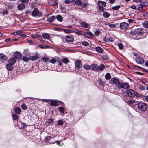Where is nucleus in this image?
Segmentation results:
<instances>
[{"mask_svg":"<svg viewBox=\"0 0 148 148\" xmlns=\"http://www.w3.org/2000/svg\"><path fill=\"white\" fill-rule=\"evenodd\" d=\"M64 123L63 121L62 120H58L57 124L59 125H62Z\"/></svg>","mask_w":148,"mask_h":148,"instance_id":"8fccbe9b","label":"nucleus"},{"mask_svg":"<svg viewBox=\"0 0 148 148\" xmlns=\"http://www.w3.org/2000/svg\"><path fill=\"white\" fill-rule=\"evenodd\" d=\"M42 36L44 39H49L50 38V35L49 34L44 33L42 34Z\"/></svg>","mask_w":148,"mask_h":148,"instance_id":"aec40b11","label":"nucleus"},{"mask_svg":"<svg viewBox=\"0 0 148 148\" xmlns=\"http://www.w3.org/2000/svg\"><path fill=\"white\" fill-rule=\"evenodd\" d=\"M95 34L96 36H98L100 34V31L97 30L95 32Z\"/></svg>","mask_w":148,"mask_h":148,"instance_id":"69168bd1","label":"nucleus"},{"mask_svg":"<svg viewBox=\"0 0 148 148\" xmlns=\"http://www.w3.org/2000/svg\"><path fill=\"white\" fill-rule=\"evenodd\" d=\"M83 36L85 38L91 39L93 37V35L91 32L88 29L86 33L84 32Z\"/></svg>","mask_w":148,"mask_h":148,"instance_id":"20e7f679","label":"nucleus"},{"mask_svg":"<svg viewBox=\"0 0 148 148\" xmlns=\"http://www.w3.org/2000/svg\"><path fill=\"white\" fill-rule=\"evenodd\" d=\"M98 68L97 66L95 64H93L90 66V69L92 70H97Z\"/></svg>","mask_w":148,"mask_h":148,"instance_id":"4be33fe9","label":"nucleus"},{"mask_svg":"<svg viewBox=\"0 0 148 148\" xmlns=\"http://www.w3.org/2000/svg\"><path fill=\"white\" fill-rule=\"evenodd\" d=\"M138 109L143 111H146L147 108V104L144 103H139L138 104Z\"/></svg>","mask_w":148,"mask_h":148,"instance_id":"7ed1b4c3","label":"nucleus"},{"mask_svg":"<svg viewBox=\"0 0 148 148\" xmlns=\"http://www.w3.org/2000/svg\"><path fill=\"white\" fill-rule=\"evenodd\" d=\"M106 25H108L109 27L114 28L116 27V25L114 24H110V23H108Z\"/></svg>","mask_w":148,"mask_h":148,"instance_id":"79ce46f5","label":"nucleus"},{"mask_svg":"<svg viewBox=\"0 0 148 148\" xmlns=\"http://www.w3.org/2000/svg\"><path fill=\"white\" fill-rule=\"evenodd\" d=\"M81 26L84 28H88L89 26L88 24L87 23H85L84 22H82L81 23Z\"/></svg>","mask_w":148,"mask_h":148,"instance_id":"b1692460","label":"nucleus"},{"mask_svg":"<svg viewBox=\"0 0 148 148\" xmlns=\"http://www.w3.org/2000/svg\"><path fill=\"white\" fill-rule=\"evenodd\" d=\"M136 62L138 64H142L144 63V60L143 58L139 57L137 58Z\"/></svg>","mask_w":148,"mask_h":148,"instance_id":"dca6fc26","label":"nucleus"},{"mask_svg":"<svg viewBox=\"0 0 148 148\" xmlns=\"http://www.w3.org/2000/svg\"><path fill=\"white\" fill-rule=\"evenodd\" d=\"M95 49L97 52L100 53H102L104 51V50L103 49L99 46L96 47L95 48Z\"/></svg>","mask_w":148,"mask_h":148,"instance_id":"2eb2a0df","label":"nucleus"},{"mask_svg":"<svg viewBox=\"0 0 148 148\" xmlns=\"http://www.w3.org/2000/svg\"><path fill=\"white\" fill-rule=\"evenodd\" d=\"M42 13L39 12L37 8H34L31 14L32 16L33 17H35L36 16H38L39 17H42Z\"/></svg>","mask_w":148,"mask_h":148,"instance_id":"f03ea898","label":"nucleus"},{"mask_svg":"<svg viewBox=\"0 0 148 148\" xmlns=\"http://www.w3.org/2000/svg\"><path fill=\"white\" fill-rule=\"evenodd\" d=\"M38 55L37 54L33 56H29V60L31 61H35L39 58Z\"/></svg>","mask_w":148,"mask_h":148,"instance_id":"6e6552de","label":"nucleus"},{"mask_svg":"<svg viewBox=\"0 0 148 148\" xmlns=\"http://www.w3.org/2000/svg\"><path fill=\"white\" fill-rule=\"evenodd\" d=\"M103 16L106 18H108L110 16V14L106 12H103Z\"/></svg>","mask_w":148,"mask_h":148,"instance_id":"473e14b6","label":"nucleus"},{"mask_svg":"<svg viewBox=\"0 0 148 148\" xmlns=\"http://www.w3.org/2000/svg\"><path fill=\"white\" fill-rule=\"evenodd\" d=\"M51 137L50 136H46L45 139V142H47L49 141H50L51 139Z\"/></svg>","mask_w":148,"mask_h":148,"instance_id":"c03bdc74","label":"nucleus"},{"mask_svg":"<svg viewBox=\"0 0 148 148\" xmlns=\"http://www.w3.org/2000/svg\"><path fill=\"white\" fill-rule=\"evenodd\" d=\"M81 6L83 7L84 8H87V7H86L87 5H88V4L86 3H82Z\"/></svg>","mask_w":148,"mask_h":148,"instance_id":"13d9d810","label":"nucleus"},{"mask_svg":"<svg viewBox=\"0 0 148 148\" xmlns=\"http://www.w3.org/2000/svg\"><path fill=\"white\" fill-rule=\"evenodd\" d=\"M41 60L43 62H47L49 60V58L46 56H44L41 58Z\"/></svg>","mask_w":148,"mask_h":148,"instance_id":"7c9ffc66","label":"nucleus"},{"mask_svg":"<svg viewBox=\"0 0 148 148\" xmlns=\"http://www.w3.org/2000/svg\"><path fill=\"white\" fill-rule=\"evenodd\" d=\"M12 119L13 120L17 121L18 120V116L16 114H13L12 115Z\"/></svg>","mask_w":148,"mask_h":148,"instance_id":"2f4dec72","label":"nucleus"},{"mask_svg":"<svg viewBox=\"0 0 148 148\" xmlns=\"http://www.w3.org/2000/svg\"><path fill=\"white\" fill-rule=\"evenodd\" d=\"M58 110L60 112L64 113L65 111L64 108L63 107H58Z\"/></svg>","mask_w":148,"mask_h":148,"instance_id":"72a5a7b5","label":"nucleus"},{"mask_svg":"<svg viewBox=\"0 0 148 148\" xmlns=\"http://www.w3.org/2000/svg\"><path fill=\"white\" fill-rule=\"evenodd\" d=\"M56 18L57 20L60 22H62L63 21V18L62 16L58 15L56 16Z\"/></svg>","mask_w":148,"mask_h":148,"instance_id":"cd10ccee","label":"nucleus"},{"mask_svg":"<svg viewBox=\"0 0 148 148\" xmlns=\"http://www.w3.org/2000/svg\"><path fill=\"white\" fill-rule=\"evenodd\" d=\"M65 40L67 42H71L74 41V37L71 35H67L65 38Z\"/></svg>","mask_w":148,"mask_h":148,"instance_id":"39448f33","label":"nucleus"},{"mask_svg":"<svg viewBox=\"0 0 148 148\" xmlns=\"http://www.w3.org/2000/svg\"><path fill=\"white\" fill-rule=\"evenodd\" d=\"M83 67L86 70L90 69V66L87 64L84 65L83 66Z\"/></svg>","mask_w":148,"mask_h":148,"instance_id":"58836bf2","label":"nucleus"},{"mask_svg":"<svg viewBox=\"0 0 148 148\" xmlns=\"http://www.w3.org/2000/svg\"><path fill=\"white\" fill-rule=\"evenodd\" d=\"M98 5H99V6L105 7L106 5V3L100 1H98Z\"/></svg>","mask_w":148,"mask_h":148,"instance_id":"a878e982","label":"nucleus"},{"mask_svg":"<svg viewBox=\"0 0 148 148\" xmlns=\"http://www.w3.org/2000/svg\"><path fill=\"white\" fill-rule=\"evenodd\" d=\"M20 38H25L26 37V35L23 34H22L19 35Z\"/></svg>","mask_w":148,"mask_h":148,"instance_id":"774afa93","label":"nucleus"},{"mask_svg":"<svg viewBox=\"0 0 148 148\" xmlns=\"http://www.w3.org/2000/svg\"><path fill=\"white\" fill-rule=\"evenodd\" d=\"M39 47L42 49L49 48L51 47L50 46L47 45H42L40 44L38 45Z\"/></svg>","mask_w":148,"mask_h":148,"instance_id":"6ab92c4d","label":"nucleus"},{"mask_svg":"<svg viewBox=\"0 0 148 148\" xmlns=\"http://www.w3.org/2000/svg\"><path fill=\"white\" fill-rule=\"evenodd\" d=\"M62 62L66 64H68L69 62V60L66 58H64L62 60Z\"/></svg>","mask_w":148,"mask_h":148,"instance_id":"c756f323","label":"nucleus"},{"mask_svg":"<svg viewBox=\"0 0 148 148\" xmlns=\"http://www.w3.org/2000/svg\"><path fill=\"white\" fill-rule=\"evenodd\" d=\"M120 85L119 86V89L123 88L127 90V92H125L123 99L125 102L128 105H130V89L128 88L130 87L129 84L127 83H121Z\"/></svg>","mask_w":148,"mask_h":148,"instance_id":"f257e3e1","label":"nucleus"},{"mask_svg":"<svg viewBox=\"0 0 148 148\" xmlns=\"http://www.w3.org/2000/svg\"><path fill=\"white\" fill-rule=\"evenodd\" d=\"M144 32V30L142 28H138L136 29V33L138 35H142Z\"/></svg>","mask_w":148,"mask_h":148,"instance_id":"a211bd4d","label":"nucleus"},{"mask_svg":"<svg viewBox=\"0 0 148 148\" xmlns=\"http://www.w3.org/2000/svg\"><path fill=\"white\" fill-rule=\"evenodd\" d=\"M56 102L58 106L60 105H62L63 103L62 102L59 100H56Z\"/></svg>","mask_w":148,"mask_h":148,"instance_id":"4d7b16f0","label":"nucleus"},{"mask_svg":"<svg viewBox=\"0 0 148 148\" xmlns=\"http://www.w3.org/2000/svg\"><path fill=\"white\" fill-rule=\"evenodd\" d=\"M6 56L3 54H0V61L1 62H3L5 61L7 59Z\"/></svg>","mask_w":148,"mask_h":148,"instance_id":"f8f14e48","label":"nucleus"},{"mask_svg":"<svg viewBox=\"0 0 148 148\" xmlns=\"http://www.w3.org/2000/svg\"><path fill=\"white\" fill-rule=\"evenodd\" d=\"M55 30L58 31H64V29L56 27L55 28Z\"/></svg>","mask_w":148,"mask_h":148,"instance_id":"052dcab7","label":"nucleus"},{"mask_svg":"<svg viewBox=\"0 0 148 148\" xmlns=\"http://www.w3.org/2000/svg\"><path fill=\"white\" fill-rule=\"evenodd\" d=\"M27 56H23L22 57V60L26 62H28L29 59V58H28L27 57Z\"/></svg>","mask_w":148,"mask_h":148,"instance_id":"a19ab883","label":"nucleus"},{"mask_svg":"<svg viewBox=\"0 0 148 148\" xmlns=\"http://www.w3.org/2000/svg\"><path fill=\"white\" fill-rule=\"evenodd\" d=\"M103 7H102V6L101 7L100 6H99V8H98V10L99 11H100L102 12H103L104 11V8H103Z\"/></svg>","mask_w":148,"mask_h":148,"instance_id":"bf43d9fd","label":"nucleus"},{"mask_svg":"<svg viewBox=\"0 0 148 148\" xmlns=\"http://www.w3.org/2000/svg\"><path fill=\"white\" fill-rule=\"evenodd\" d=\"M143 26L146 28H148V21H145L143 23Z\"/></svg>","mask_w":148,"mask_h":148,"instance_id":"49530a36","label":"nucleus"},{"mask_svg":"<svg viewBox=\"0 0 148 148\" xmlns=\"http://www.w3.org/2000/svg\"><path fill=\"white\" fill-rule=\"evenodd\" d=\"M54 122V119L52 118L48 119L46 121V123H47V125L49 126L51 124H52Z\"/></svg>","mask_w":148,"mask_h":148,"instance_id":"ddd939ff","label":"nucleus"},{"mask_svg":"<svg viewBox=\"0 0 148 148\" xmlns=\"http://www.w3.org/2000/svg\"><path fill=\"white\" fill-rule=\"evenodd\" d=\"M82 44L84 46H87L89 45V43L86 41H83L82 42Z\"/></svg>","mask_w":148,"mask_h":148,"instance_id":"603ef678","label":"nucleus"},{"mask_svg":"<svg viewBox=\"0 0 148 148\" xmlns=\"http://www.w3.org/2000/svg\"><path fill=\"white\" fill-rule=\"evenodd\" d=\"M64 32L66 33H69L73 32V30H71L69 29H64Z\"/></svg>","mask_w":148,"mask_h":148,"instance_id":"4c0bfd02","label":"nucleus"},{"mask_svg":"<svg viewBox=\"0 0 148 148\" xmlns=\"http://www.w3.org/2000/svg\"><path fill=\"white\" fill-rule=\"evenodd\" d=\"M57 61H58L59 62L58 64L61 66L62 65V61L61 60H60V59H59L57 60Z\"/></svg>","mask_w":148,"mask_h":148,"instance_id":"680f3d73","label":"nucleus"},{"mask_svg":"<svg viewBox=\"0 0 148 148\" xmlns=\"http://www.w3.org/2000/svg\"><path fill=\"white\" fill-rule=\"evenodd\" d=\"M144 3L142 2L138 5V9L140 11L142 10L143 6H144Z\"/></svg>","mask_w":148,"mask_h":148,"instance_id":"e433bc0d","label":"nucleus"},{"mask_svg":"<svg viewBox=\"0 0 148 148\" xmlns=\"http://www.w3.org/2000/svg\"><path fill=\"white\" fill-rule=\"evenodd\" d=\"M22 32L21 30H18L14 32L13 33V34L14 35H16L19 34Z\"/></svg>","mask_w":148,"mask_h":148,"instance_id":"de8ad7c7","label":"nucleus"},{"mask_svg":"<svg viewBox=\"0 0 148 148\" xmlns=\"http://www.w3.org/2000/svg\"><path fill=\"white\" fill-rule=\"evenodd\" d=\"M8 10H5L3 11V15H7L8 14Z\"/></svg>","mask_w":148,"mask_h":148,"instance_id":"0e129e2a","label":"nucleus"},{"mask_svg":"<svg viewBox=\"0 0 148 148\" xmlns=\"http://www.w3.org/2000/svg\"><path fill=\"white\" fill-rule=\"evenodd\" d=\"M120 7V5H117L112 7V9L113 10H118Z\"/></svg>","mask_w":148,"mask_h":148,"instance_id":"864d4df0","label":"nucleus"},{"mask_svg":"<svg viewBox=\"0 0 148 148\" xmlns=\"http://www.w3.org/2000/svg\"><path fill=\"white\" fill-rule=\"evenodd\" d=\"M113 82L115 84L117 85V87L119 88V86L120 85L121 83L120 82L119 80L116 78H113Z\"/></svg>","mask_w":148,"mask_h":148,"instance_id":"9b49d317","label":"nucleus"},{"mask_svg":"<svg viewBox=\"0 0 148 148\" xmlns=\"http://www.w3.org/2000/svg\"><path fill=\"white\" fill-rule=\"evenodd\" d=\"M135 32H136V29L135 30H131L130 32L131 34L133 36L136 35Z\"/></svg>","mask_w":148,"mask_h":148,"instance_id":"6e6d98bb","label":"nucleus"},{"mask_svg":"<svg viewBox=\"0 0 148 148\" xmlns=\"http://www.w3.org/2000/svg\"><path fill=\"white\" fill-rule=\"evenodd\" d=\"M75 67L76 69L77 68L78 69H79L82 66L81 64V62L79 60H76V62H75Z\"/></svg>","mask_w":148,"mask_h":148,"instance_id":"9d476101","label":"nucleus"},{"mask_svg":"<svg viewBox=\"0 0 148 148\" xmlns=\"http://www.w3.org/2000/svg\"><path fill=\"white\" fill-rule=\"evenodd\" d=\"M119 26L121 29H124L128 27L129 24L126 22H122L120 24Z\"/></svg>","mask_w":148,"mask_h":148,"instance_id":"423d86ee","label":"nucleus"},{"mask_svg":"<svg viewBox=\"0 0 148 148\" xmlns=\"http://www.w3.org/2000/svg\"><path fill=\"white\" fill-rule=\"evenodd\" d=\"M105 79L106 80H109L111 78V75L110 73H107L105 75Z\"/></svg>","mask_w":148,"mask_h":148,"instance_id":"f704fd0d","label":"nucleus"},{"mask_svg":"<svg viewBox=\"0 0 148 148\" xmlns=\"http://www.w3.org/2000/svg\"><path fill=\"white\" fill-rule=\"evenodd\" d=\"M25 5L23 4H19L18 6V8L19 10H21L25 8Z\"/></svg>","mask_w":148,"mask_h":148,"instance_id":"bb28decb","label":"nucleus"},{"mask_svg":"<svg viewBox=\"0 0 148 148\" xmlns=\"http://www.w3.org/2000/svg\"><path fill=\"white\" fill-rule=\"evenodd\" d=\"M75 31H73V32H74L76 34L79 35H84V32L81 31H80L78 29H75Z\"/></svg>","mask_w":148,"mask_h":148,"instance_id":"f3484780","label":"nucleus"},{"mask_svg":"<svg viewBox=\"0 0 148 148\" xmlns=\"http://www.w3.org/2000/svg\"><path fill=\"white\" fill-rule=\"evenodd\" d=\"M97 82L99 85L101 86H104L105 84V82L102 80L101 79H99L97 80Z\"/></svg>","mask_w":148,"mask_h":148,"instance_id":"412c9836","label":"nucleus"},{"mask_svg":"<svg viewBox=\"0 0 148 148\" xmlns=\"http://www.w3.org/2000/svg\"><path fill=\"white\" fill-rule=\"evenodd\" d=\"M14 57L15 59H20L22 57V55L20 52H17L14 55Z\"/></svg>","mask_w":148,"mask_h":148,"instance_id":"0eeeda50","label":"nucleus"},{"mask_svg":"<svg viewBox=\"0 0 148 148\" xmlns=\"http://www.w3.org/2000/svg\"><path fill=\"white\" fill-rule=\"evenodd\" d=\"M20 1L22 3H25L28 2L29 0H20Z\"/></svg>","mask_w":148,"mask_h":148,"instance_id":"e2e57ef3","label":"nucleus"},{"mask_svg":"<svg viewBox=\"0 0 148 148\" xmlns=\"http://www.w3.org/2000/svg\"><path fill=\"white\" fill-rule=\"evenodd\" d=\"M23 53L24 54V55L25 56H28L29 57V56H30L29 53L28 51L24 50Z\"/></svg>","mask_w":148,"mask_h":148,"instance_id":"09e8293b","label":"nucleus"},{"mask_svg":"<svg viewBox=\"0 0 148 148\" xmlns=\"http://www.w3.org/2000/svg\"><path fill=\"white\" fill-rule=\"evenodd\" d=\"M16 62V60L14 58H10L8 61V64L10 65H13Z\"/></svg>","mask_w":148,"mask_h":148,"instance_id":"4468645a","label":"nucleus"},{"mask_svg":"<svg viewBox=\"0 0 148 148\" xmlns=\"http://www.w3.org/2000/svg\"><path fill=\"white\" fill-rule=\"evenodd\" d=\"M118 46L120 49H122L123 48V45L121 43H118Z\"/></svg>","mask_w":148,"mask_h":148,"instance_id":"5fc2aeb1","label":"nucleus"},{"mask_svg":"<svg viewBox=\"0 0 148 148\" xmlns=\"http://www.w3.org/2000/svg\"><path fill=\"white\" fill-rule=\"evenodd\" d=\"M75 3L77 5H81L82 2L80 0H76L75 1Z\"/></svg>","mask_w":148,"mask_h":148,"instance_id":"c9c22d12","label":"nucleus"},{"mask_svg":"<svg viewBox=\"0 0 148 148\" xmlns=\"http://www.w3.org/2000/svg\"><path fill=\"white\" fill-rule=\"evenodd\" d=\"M14 111L15 113L16 114H20V113L21 111V109L19 107H16L14 110Z\"/></svg>","mask_w":148,"mask_h":148,"instance_id":"5701e85b","label":"nucleus"},{"mask_svg":"<svg viewBox=\"0 0 148 148\" xmlns=\"http://www.w3.org/2000/svg\"><path fill=\"white\" fill-rule=\"evenodd\" d=\"M135 95V92L134 90L132 89H130V97H132L134 96Z\"/></svg>","mask_w":148,"mask_h":148,"instance_id":"37998d69","label":"nucleus"},{"mask_svg":"<svg viewBox=\"0 0 148 148\" xmlns=\"http://www.w3.org/2000/svg\"><path fill=\"white\" fill-rule=\"evenodd\" d=\"M21 107L22 109L23 110H26L28 108L27 106L24 103L22 104L21 106Z\"/></svg>","mask_w":148,"mask_h":148,"instance_id":"a18cd8bd","label":"nucleus"},{"mask_svg":"<svg viewBox=\"0 0 148 148\" xmlns=\"http://www.w3.org/2000/svg\"><path fill=\"white\" fill-rule=\"evenodd\" d=\"M13 65H10L9 64H8L6 65V67L8 70L10 71H12L13 69V67L12 66Z\"/></svg>","mask_w":148,"mask_h":148,"instance_id":"c85d7f7f","label":"nucleus"},{"mask_svg":"<svg viewBox=\"0 0 148 148\" xmlns=\"http://www.w3.org/2000/svg\"><path fill=\"white\" fill-rule=\"evenodd\" d=\"M50 105L52 106H57L58 105L57 103L56 100H52L50 101Z\"/></svg>","mask_w":148,"mask_h":148,"instance_id":"393cba45","label":"nucleus"},{"mask_svg":"<svg viewBox=\"0 0 148 148\" xmlns=\"http://www.w3.org/2000/svg\"><path fill=\"white\" fill-rule=\"evenodd\" d=\"M71 3V1L69 0H66L64 2V3L66 4H69Z\"/></svg>","mask_w":148,"mask_h":148,"instance_id":"338daca9","label":"nucleus"},{"mask_svg":"<svg viewBox=\"0 0 148 148\" xmlns=\"http://www.w3.org/2000/svg\"><path fill=\"white\" fill-rule=\"evenodd\" d=\"M57 60H56L54 58H52L49 61V62L52 64H55L57 61Z\"/></svg>","mask_w":148,"mask_h":148,"instance_id":"3c124183","label":"nucleus"},{"mask_svg":"<svg viewBox=\"0 0 148 148\" xmlns=\"http://www.w3.org/2000/svg\"><path fill=\"white\" fill-rule=\"evenodd\" d=\"M105 68V66L103 64H101L100 66L99 67V70L102 71Z\"/></svg>","mask_w":148,"mask_h":148,"instance_id":"ea45409f","label":"nucleus"},{"mask_svg":"<svg viewBox=\"0 0 148 148\" xmlns=\"http://www.w3.org/2000/svg\"><path fill=\"white\" fill-rule=\"evenodd\" d=\"M47 21L49 22H52L55 19L56 17L54 16H48L47 17Z\"/></svg>","mask_w":148,"mask_h":148,"instance_id":"1a4fd4ad","label":"nucleus"}]
</instances>
